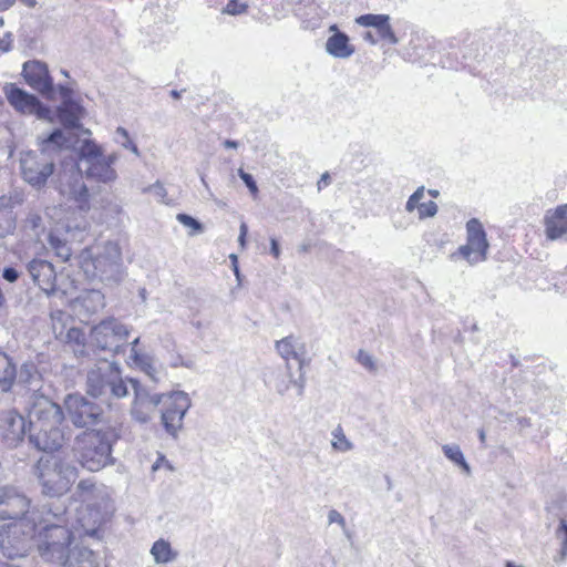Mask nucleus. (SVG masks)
<instances>
[{
    "label": "nucleus",
    "instance_id": "nucleus-54",
    "mask_svg": "<svg viewBox=\"0 0 567 567\" xmlns=\"http://www.w3.org/2000/svg\"><path fill=\"white\" fill-rule=\"evenodd\" d=\"M140 342V338H136L134 339L132 342H131V359L132 360H135V353H140L136 349L137 344Z\"/></svg>",
    "mask_w": 567,
    "mask_h": 567
},
{
    "label": "nucleus",
    "instance_id": "nucleus-60",
    "mask_svg": "<svg viewBox=\"0 0 567 567\" xmlns=\"http://www.w3.org/2000/svg\"><path fill=\"white\" fill-rule=\"evenodd\" d=\"M162 463H167V461L165 460L164 456L158 457V460L153 465V471H156L161 466Z\"/></svg>",
    "mask_w": 567,
    "mask_h": 567
},
{
    "label": "nucleus",
    "instance_id": "nucleus-17",
    "mask_svg": "<svg viewBox=\"0 0 567 567\" xmlns=\"http://www.w3.org/2000/svg\"><path fill=\"white\" fill-rule=\"evenodd\" d=\"M82 169L72 167L64 169L59 174L58 189L61 196L69 200H74L83 210L89 208V189L83 181Z\"/></svg>",
    "mask_w": 567,
    "mask_h": 567
},
{
    "label": "nucleus",
    "instance_id": "nucleus-39",
    "mask_svg": "<svg viewBox=\"0 0 567 567\" xmlns=\"http://www.w3.org/2000/svg\"><path fill=\"white\" fill-rule=\"evenodd\" d=\"M176 219L185 227H188L190 229V231L188 233L189 236H194L196 234H200L203 233V225L197 220L195 219L194 217H192L190 215H187V214H178L176 216Z\"/></svg>",
    "mask_w": 567,
    "mask_h": 567
},
{
    "label": "nucleus",
    "instance_id": "nucleus-44",
    "mask_svg": "<svg viewBox=\"0 0 567 567\" xmlns=\"http://www.w3.org/2000/svg\"><path fill=\"white\" fill-rule=\"evenodd\" d=\"M145 193H152L159 203H166L167 192L161 182L144 188Z\"/></svg>",
    "mask_w": 567,
    "mask_h": 567
},
{
    "label": "nucleus",
    "instance_id": "nucleus-35",
    "mask_svg": "<svg viewBox=\"0 0 567 567\" xmlns=\"http://www.w3.org/2000/svg\"><path fill=\"white\" fill-rule=\"evenodd\" d=\"M331 435H332L331 445H332L333 450L341 452V453H346L353 449L352 442L347 439V436L343 432V429L340 425H338L332 431Z\"/></svg>",
    "mask_w": 567,
    "mask_h": 567
},
{
    "label": "nucleus",
    "instance_id": "nucleus-20",
    "mask_svg": "<svg viewBox=\"0 0 567 567\" xmlns=\"http://www.w3.org/2000/svg\"><path fill=\"white\" fill-rule=\"evenodd\" d=\"M27 433V421L16 410L2 412L0 417V436L9 447H16Z\"/></svg>",
    "mask_w": 567,
    "mask_h": 567
},
{
    "label": "nucleus",
    "instance_id": "nucleus-58",
    "mask_svg": "<svg viewBox=\"0 0 567 567\" xmlns=\"http://www.w3.org/2000/svg\"><path fill=\"white\" fill-rule=\"evenodd\" d=\"M329 178H330V177H329V174H328V173H324V174L321 176L320 181L318 182V187H319V188H321V185H322V184L327 185V184L329 183Z\"/></svg>",
    "mask_w": 567,
    "mask_h": 567
},
{
    "label": "nucleus",
    "instance_id": "nucleus-41",
    "mask_svg": "<svg viewBox=\"0 0 567 567\" xmlns=\"http://www.w3.org/2000/svg\"><path fill=\"white\" fill-rule=\"evenodd\" d=\"M424 194H425V187L424 186H420L408 199L406 204H405V210L408 213H412L414 212V209H417L420 204H421V200L423 199L424 197Z\"/></svg>",
    "mask_w": 567,
    "mask_h": 567
},
{
    "label": "nucleus",
    "instance_id": "nucleus-21",
    "mask_svg": "<svg viewBox=\"0 0 567 567\" xmlns=\"http://www.w3.org/2000/svg\"><path fill=\"white\" fill-rule=\"evenodd\" d=\"M33 282L48 296L56 290V271L54 266L44 259L33 258L25 266Z\"/></svg>",
    "mask_w": 567,
    "mask_h": 567
},
{
    "label": "nucleus",
    "instance_id": "nucleus-30",
    "mask_svg": "<svg viewBox=\"0 0 567 567\" xmlns=\"http://www.w3.org/2000/svg\"><path fill=\"white\" fill-rule=\"evenodd\" d=\"M151 555L156 564H167L177 557V553L172 549L171 544L162 538L153 544Z\"/></svg>",
    "mask_w": 567,
    "mask_h": 567
},
{
    "label": "nucleus",
    "instance_id": "nucleus-28",
    "mask_svg": "<svg viewBox=\"0 0 567 567\" xmlns=\"http://www.w3.org/2000/svg\"><path fill=\"white\" fill-rule=\"evenodd\" d=\"M75 303L84 308L87 313H95L105 306L104 295L96 289L86 290L76 298Z\"/></svg>",
    "mask_w": 567,
    "mask_h": 567
},
{
    "label": "nucleus",
    "instance_id": "nucleus-31",
    "mask_svg": "<svg viewBox=\"0 0 567 567\" xmlns=\"http://www.w3.org/2000/svg\"><path fill=\"white\" fill-rule=\"evenodd\" d=\"M17 370L10 358L0 354V386L2 391L11 389L16 381Z\"/></svg>",
    "mask_w": 567,
    "mask_h": 567
},
{
    "label": "nucleus",
    "instance_id": "nucleus-4",
    "mask_svg": "<svg viewBox=\"0 0 567 567\" xmlns=\"http://www.w3.org/2000/svg\"><path fill=\"white\" fill-rule=\"evenodd\" d=\"M68 143L69 140L62 130L56 128L42 138L40 153L33 151L22 153L20 169L23 181L34 188L43 187L54 171V163L50 157L51 154L60 151Z\"/></svg>",
    "mask_w": 567,
    "mask_h": 567
},
{
    "label": "nucleus",
    "instance_id": "nucleus-48",
    "mask_svg": "<svg viewBox=\"0 0 567 567\" xmlns=\"http://www.w3.org/2000/svg\"><path fill=\"white\" fill-rule=\"evenodd\" d=\"M328 522L329 524H338L340 527H344L347 524L344 517L337 509H331L328 513Z\"/></svg>",
    "mask_w": 567,
    "mask_h": 567
},
{
    "label": "nucleus",
    "instance_id": "nucleus-38",
    "mask_svg": "<svg viewBox=\"0 0 567 567\" xmlns=\"http://www.w3.org/2000/svg\"><path fill=\"white\" fill-rule=\"evenodd\" d=\"M51 320L56 336H62L70 321V316L62 310H55L51 312Z\"/></svg>",
    "mask_w": 567,
    "mask_h": 567
},
{
    "label": "nucleus",
    "instance_id": "nucleus-43",
    "mask_svg": "<svg viewBox=\"0 0 567 567\" xmlns=\"http://www.w3.org/2000/svg\"><path fill=\"white\" fill-rule=\"evenodd\" d=\"M437 205L433 200H429L427 203H421L417 208V214L420 219H424L427 217H434L437 214Z\"/></svg>",
    "mask_w": 567,
    "mask_h": 567
},
{
    "label": "nucleus",
    "instance_id": "nucleus-22",
    "mask_svg": "<svg viewBox=\"0 0 567 567\" xmlns=\"http://www.w3.org/2000/svg\"><path fill=\"white\" fill-rule=\"evenodd\" d=\"M278 354L288 363L290 359H295L299 363V370L302 371L307 363V347L300 337L290 334L275 343Z\"/></svg>",
    "mask_w": 567,
    "mask_h": 567
},
{
    "label": "nucleus",
    "instance_id": "nucleus-33",
    "mask_svg": "<svg viewBox=\"0 0 567 567\" xmlns=\"http://www.w3.org/2000/svg\"><path fill=\"white\" fill-rule=\"evenodd\" d=\"M133 362L143 371L152 381H159V370L154 364L151 357L142 353H135Z\"/></svg>",
    "mask_w": 567,
    "mask_h": 567
},
{
    "label": "nucleus",
    "instance_id": "nucleus-45",
    "mask_svg": "<svg viewBox=\"0 0 567 567\" xmlns=\"http://www.w3.org/2000/svg\"><path fill=\"white\" fill-rule=\"evenodd\" d=\"M61 122L69 127H78L79 125V117L78 115L70 110H63L60 114Z\"/></svg>",
    "mask_w": 567,
    "mask_h": 567
},
{
    "label": "nucleus",
    "instance_id": "nucleus-1",
    "mask_svg": "<svg viewBox=\"0 0 567 567\" xmlns=\"http://www.w3.org/2000/svg\"><path fill=\"white\" fill-rule=\"evenodd\" d=\"M35 509L38 522L33 545L44 560L64 567H105L93 550L80 546L71 547L74 536L64 514L45 507Z\"/></svg>",
    "mask_w": 567,
    "mask_h": 567
},
{
    "label": "nucleus",
    "instance_id": "nucleus-6",
    "mask_svg": "<svg viewBox=\"0 0 567 567\" xmlns=\"http://www.w3.org/2000/svg\"><path fill=\"white\" fill-rule=\"evenodd\" d=\"M81 259L84 271L101 281L118 282L123 277L121 248L114 241H106L85 249Z\"/></svg>",
    "mask_w": 567,
    "mask_h": 567
},
{
    "label": "nucleus",
    "instance_id": "nucleus-5",
    "mask_svg": "<svg viewBox=\"0 0 567 567\" xmlns=\"http://www.w3.org/2000/svg\"><path fill=\"white\" fill-rule=\"evenodd\" d=\"M34 474L44 496L60 497L76 481L79 471L68 460L59 455L48 454L39 458Z\"/></svg>",
    "mask_w": 567,
    "mask_h": 567
},
{
    "label": "nucleus",
    "instance_id": "nucleus-64",
    "mask_svg": "<svg viewBox=\"0 0 567 567\" xmlns=\"http://www.w3.org/2000/svg\"><path fill=\"white\" fill-rule=\"evenodd\" d=\"M0 567H20V566L10 564V563H6V561H0Z\"/></svg>",
    "mask_w": 567,
    "mask_h": 567
},
{
    "label": "nucleus",
    "instance_id": "nucleus-46",
    "mask_svg": "<svg viewBox=\"0 0 567 567\" xmlns=\"http://www.w3.org/2000/svg\"><path fill=\"white\" fill-rule=\"evenodd\" d=\"M21 271L13 266L4 267L1 272V277L10 284L16 282L19 279Z\"/></svg>",
    "mask_w": 567,
    "mask_h": 567
},
{
    "label": "nucleus",
    "instance_id": "nucleus-24",
    "mask_svg": "<svg viewBox=\"0 0 567 567\" xmlns=\"http://www.w3.org/2000/svg\"><path fill=\"white\" fill-rule=\"evenodd\" d=\"M329 32L332 34L326 41V52L329 55L341 60H346L352 56L355 52V49L350 43V38L344 32H341L337 24L330 25Z\"/></svg>",
    "mask_w": 567,
    "mask_h": 567
},
{
    "label": "nucleus",
    "instance_id": "nucleus-2",
    "mask_svg": "<svg viewBox=\"0 0 567 567\" xmlns=\"http://www.w3.org/2000/svg\"><path fill=\"white\" fill-rule=\"evenodd\" d=\"M72 497L81 503L76 511V524L83 535L100 539L101 527L111 519L115 507L111 491L93 478L81 480Z\"/></svg>",
    "mask_w": 567,
    "mask_h": 567
},
{
    "label": "nucleus",
    "instance_id": "nucleus-36",
    "mask_svg": "<svg viewBox=\"0 0 567 567\" xmlns=\"http://www.w3.org/2000/svg\"><path fill=\"white\" fill-rule=\"evenodd\" d=\"M114 141L123 148L131 151L134 155H141L137 145L131 140L126 128L118 126L114 133Z\"/></svg>",
    "mask_w": 567,
    "mask_h": 567
},
{
    "label": "nucleus",
    "instance_id": "nucleus-55",
    "mask_svg": "<svg viewBox=\"0 0 567 567\" xmlns=\"http://www.w3.org/2000/svg\"><path fill=\"white\" fill-rule=\"evenodd\" d=\"M13 3L14 0H0V11L9 9Z\"/></svg>",
    "mask_w": 567,
    "mask_h": 567
},
{
    "label": "nucleus",
    "instance_id": "nucleus-40",
    "mask_svg": "<svg viewBox=\"0 0 567 567\" xmlns=\"http://www.w3.org/2000/svg\"><path fill=\"white\" fill-rule=\"evenodd\" d=\"M248 9L247 3L240 2L239 0H229L224 7L221 12L229 16H238L245 13Z\"/></svg>",
    "mask_w": 567,
    "mask_h": 567
},
{
    "label": "nucleus",
    "instance_id": "nucleus-56",
    "mask_svg": "<svg viewBox=\"0 0 567 567\" xmlns=\"http://www.w3.org/2000/svg\"><path fill=\"white\" fill-rule=\"evenodd\" d=\"M560 532H563L565 537H567V522L564 519L560 520V524H559V527H558L556 534L558 535Z\"/></svg>",
    "mask_w": 567,
    "mask_h": 567
},
{
    "label": "nucleus",
    "instance_id": "nucleus-12",
    "mask_svg": "<svg viewBox=\"0 0 567 567\" xmlns=\"http://www.w3.org/2000/svg\"><path fill=\"white\" fill-rule=\"evenodd\" d=\"M489 244L482 223L472 218L466 223V243L450 255L451 260L463 258L470 266L487 259Z\"/></svg>",
    "mask_w": 567,
    "mask_h": 567
},
{
    "label": "nucleus",
    "instance_id": "nucleus-18",
    "mask_svg": "<svg viewBox=\"0 0 567 567\" xmlns=\"http://www.w3.org/2000/svg\"><path fill=\"white\" fill-rule=\"evenodd\" d=\"M31 501L19 488L6 485L0 487V519L18 520L27 516L30 509Z\"/></svg>",
    "mask_w": 567,
    "mask_h": 567
},
{
    "label": "nucleus",
    "instance_id": "nucleus-11",
    "mask_svg": "<svg viewBox=\"0 0 567 567\" xmlns=\"http://www.w3.org/2000/svg\"><path fill=\"white\" fill-rule=\"evenodd\" d=\"M130 328L115 318H107L91 330L92 343L100 350L115 355L124 352Z\"/></svg>",
    "mask_w": 567,
    "mask_h": 567
},
{
    "label": "nucleus",
    "instance_id": "nucleus-8",
    "mask_svg": "<svg viewBox=\"0 0 567 567\" xmlns=\"http://www.w3.org/2000/svg\"><path fill=\"white\" fill-rule=\"evenodd\" d=\"M74 454L81 466L97 472L113 462L111 433L92 430L76 436Z\"/></svg>",
    "mask_w": 567,
    "mask_h": 567
},
{
    "label": "nucleus",
    "instance_id": "nucleus-32",
    "mask_svg": "<svg viewBox=\"0 0 567 567\" xmlns=\"http://www.w3.org/2000/svg\"><path fill=\"white\" fill-rule=\"evenodd\" d=\"M442 450L446 458H449L455 465H458L465 472V474H471V467L457 444H445L442 446Z\"/></svg>",
    "mask_w": 567,
    "mask_h": 567
},
{
    "label": "nucleus",
    "instance_id": "nucleus-14",
    "mask_svg": "<svg viewBox=\"0 0 567 567\" xmlns=\"http://www.w3.org/2000/svg\"><path fill=\"white\" fill-rule=\"evenodd\" d=\"M131 388L134 398L130 408L132 420L140 424H147L152 421L158 405L166 396L165 393L153 392L145 385H142L136 379L131 380Z\"/></svg>",
    "mask_w": 567,
    "mask_h": 567
},
{
    "label": "nucleus",
    "instance_id": "nucleus-42",
    "mask_svg": "<svg viewBox=\"0 0 567 567\" xmlns=\"http://www.w3.org/2000/svg\"><path fill=\"white\" fill-rule=\"evenodd\" d=\"M357 360L368 371L373 372V373H375L378 371V365H377L374 358L367 351L359 350Z\"/></svg>",
    "mask_w": 567,
    "mask_h": 567
},
{
    "label": "nucleus",
    "instance_id": "nucleus-61",
    "mask_svg": "<svg viewBox=\"0 0 567 567\" xmlns=\"http://www.w3.org/2000/svg\"><path fill=\"white\" fill-rule=\"evenodd\" d=\"M79 334H80L79 330H76V329H69V330H68V334H66V336H68V338H69V339H71V338H73L74 336H76V337H78Z\"/></svg>",
    "mask_w": 567,
    "mask_h": 567
},
{
    "label": "nucleus",
    "instance_id": "nucleus-26",
    "mask_svg": "<svg viewBox=\"0 0 567 567\" xmlns=\"http://www.w3.org/2000/svg\"><path fill=\"white\" fill-rule=\"evenodd\" d=\"M16 381L18 385H23L28 392L33 395L40 391L42 380L34 364H22L17 372Z\"/></svg>",
    "mask_w": 567,
    "mask_h": 567
},
{
    "label": "nucleus",
    "instance_id": "nucleus-49",
    "mask_svg": "<svg viewBox=\"0 0 567 567\" xmlns=\"http://www.w3.org/2000/svg\"><path fill=\"white\" fill-rule=\"evenodd\" d=\"M567 558V537H564L563 542H561V548H560V551L558 554V556H556L554 558L555 563L557 564H560L563 563L565 559Z\"/></svg>",
    "mask_w": 567,
    "mask_h": 567
},
{
    "label": "nucleus",
    "instance_id": "nucleus-25",
    "mask_svg": "<svg viewBox=\"0 0 567 567\" xmlns=\"http://www.w3.org/2000/svg\"><path fill=\"white\" fill-rule=\"evenodd\" d=\"M547 238L555 240L567 234V204L560 205L545 215Z\"/></svg>",
    "mask_w": 567,
    "mask_h": 567
},
{
    "label": "nucleus",
    "instance_id": "nucleus-23",
    "mask_svg": "<svg viewBox=\"0 0 567 567\" xmlns=\"http://www.w3.org/2000/svg\"><path fill=\"white\" fill-rule=\"evenodd\" d=\"M355 23L361 27L375 29L379 39L382 41H386L390 44H396L399 42L390 24V16L388 14H362L355 19Z\"/></svg>",
    "mask_w": 567,
    "mask_h": 567
},
{
    "label": "nucleus",
    "instance_id": "nucleus-53",
    "mask_svg": "<svg viewBox=\"0 0 567 567\" xmlns=\"http://www.w3.org/2000/svg\"><path fill=\"white\" fill-rule=\"evenodd\" d=\"M10 34H7L4 38H0V52H7L10 50Z\"/></svg>",
    "mask_w": 567,
    "mask_h": 567
},
{
    "label": "nucleus",
    "instance_id": "nucleus-47",
    "mask_svg": "<svg viewBox=\"0 0 567 567\" xmlns=\"http://www.w3.org/2000/svg\"><path fill=\"white\" fill-rule=\"evenodd\" d=\"M239 177L252 194H256L258 192L257 184L250 174L244 172L243 169H239Z\"/></svg>",
    "mask_w": 567,
    "mask_h": 567
},
{
    "label": "nucleus",
    "instance_id": "nucleus-51",
    "mask_svg": "<svg viewBox=\"0 0 567 567\" xmlns=\"http://www.w3.org/2000/svg\"><path fill=\"white\" fill-rule=\"evenodd\" d=\"M6 210H12V200L10 197L2 196L0 197V213Z\"/></svg>",
    "mask_w": 567,
    "mask_h": 567
},
{
    "label": "nucleus",
    "instance_id": "nucleus-63",
    "mask_svg": "<svg viewBox=\"0 0 567 567\" xmlns=\"http://www.w3.org/2000/svg\"><path fill=\"white\" fill-rule=\"evenodd\" d=\"M171 96H172L173 99H175V100H178V99H181V96H182V91L172 90V91H171Z\"/></svg>",
    "mask_w": 567,
    "mask_h": 567
},
{
    "label": "nucleus",
    "instance_id": "nucleus-52",
    "mask_svg": "<svg viewBox=\"0 0 567 567\" xmlns=\"http://www.w3.org/2000/svg\"><path fill=\"white\" fill-rule=\"evenodd\" d=\"M270 252L277 259L280 257L279 244L275 238L270 239Z\"/></svg>",
    "mask_w": 567,
    "mask_h": 567
},
{
    "label": "nucleus",
    "instance_id": "nucleus-50",
    "mask_svg": "<svg viewBox=\"0 0 567 567\" xmlns=\"http://www.w3.org/2000/svg\"><path fill=\"white\" fill-rule=\"evenodd\" d=\"M362 39H363L365 42H368V43H370V44H372V45L377 44L379 41H382L381 39H379V35H378V34L375 35V34H374L373 32H371V31H365V32H363V33H362Z\"/></svg>",
    "mask_w": 567,
    "mask_h": 567
},
{
    "label": "nucleus",
    "instance_id": "nucleus-29",
    "mask_svg": "<svg viewBox=\"0 0 567 567\" xmlns=\"http://www.w3.org/2000/svg\"><path fill=\"white\" fill-rule=\"evenodd\" d=\"M22 229L29 238L41 240V236L45 231L43 218L38 213H29L23 220Z\"/></svg>",
    "mask_w": 567,
    "mask_h": 567
},
{
    "label": "nucleus",
    "instance_id": "nucleus-10",
    "mask_svg": "<svg viewBox=\"0 0 567 567\" xmlns=\"http://www.w3.org/2000/svg\"><path fill=\"white\" fill-rule=\"evenodd\" d=\"M116 153L104 155L103 148L93 141H84L79 151V166L85 176L100 184H112L117 179L114 164Z\"/></svg>",
    "mask_w": 567,
    "mask_h": 567
},
{
    "label": "nucleus",
    "instance_id": "nucleus-27",
    "mask_svg": "<svg viewBox=\"0 0 567 567\" xmlns=\"http://www.w3.org/2000/svg\"><path fill=\"white\" fill-rule=\"evenodd\" d=\"M306 379L302 371H300V375L298 379H295L291 372V368L287 364V372L279 373L274 380V388L276 391L284 395L291 385H295L298 389V395L301 396L305 391Z\"/></svg>",
    "mask_w": 567,
    "mask_h": 567
},
{
    "label": "nucleus",
    "instance_id": "nucleus-3",
    "mask_svg": "<svg viewBox=\"0 0 567 567\" xmlns=\"http://www.w3.org/2000/svg\"><path fill=\"white\" fill-rule=\"evenodd\" d=\"M30 442L40 451L53 452L64 443L62 408L48 396H35L30 411Z\"/></svg>",
    "mask_w": 567,
    "mask_h": 567
},
{
    "label": "nucleus",
    "instance_id": "nucleus-57",
    "mask_svg": "<svg viewBox=\"0 0 567 567\" xmlns=\"http://www.w3.org/2000/svg\"><path fill=\"white\" fill-rule=\"evenodd\" d=\"M224 146L227 147V148H237L238 147V142L233 141V140H226L224 142Z\"/></svg>",
    "mask_w": 567,
    "mask_h": 567
},
{
    "label": "nucleus",
    "instance_id": "nucleus-9",
    "mask_svg": "<svg viewBox=\"0 0 567 567\" xmlns=\"http://www.w3.org/2000/svg\"><path fill=\"white\" fill-rule=\"evenodd\" d=\"M37 509L0 527V551L9 559L28 556L37 530Z\"/></svg>",
    "mask_w": 567,
    "mask_h": 567
},
{
    "label": "nucleus",
    "instance_id": "nucleus-34",
    "mask_svg": "<svg viewBox=\"0 0 567 567\" xmlns=\"http://www.w3.org/2000/svg\"><path fill=\"white\" fill-rule=\"evenodd\" d=\"M49 245L54 250L55 255L63 261L69 260L72 250L66 243V239L60 238L56 234L50 233L48 236Z\"/></svg>",
    "mask_w": 567,
    "mask_h": 567
},
{
    "label": "nucleus",
    "instance_id": "nucleus-13",
    "mask_svg": "<svg viewBox=\"0 0 567 567\" xmlns=\"http://www.w3.org/2000/svg\"><path fill=\"white\" fill-rule=\"evenodd\" d=\"M165 398L168 399V403L161 412V423L167 435L177 440L184 427V419L192 408V400L184 391H173Z\"/></svg>",
    "mask_w": 567,
    "mask_h": 567
},
{
    "label": "nucleus",
    "instance_id": "nucleus-62",
    "mask_svg": "<svg viewBox=\"0 0 567 567\" xmlns=\"http://www.w3.org/2000/svg\"><path fill=\"white\" fill-rule=\"evenodd\" d=\"M20 1L29 8H33L37 4V0H20Z\"/></svg>",
    "mask_w": 567,
    "mask_h": 567
},
{
    "label": "nucleus",
    "instance_id": "nucleus-37",
    "mask_svg": "<svg viewBox=\"0 0 567 567\" xmlns=\"http://www.w3.org/2000/svg\"><path fill=\"white\" fill-rule=\"evenodd\" d=\"M16 228V217L13 210L0 213V236L6 237L13 233Z\"/></svg>",
    "mask_w": 567,
    "mask_h": 567
},
{
    "label": "nucleus",
    "instance_id": "nucleus-59",
    "mask_svg": "<svg viewBox=\"0 0 567 567\" xmlns=\"http://www.w3.org/2000/svg\"><path fill=\"white\" fill-rule=\"evenodd\" d=\"M247 234H248V227H247L246 223H241L240 227H239V235H241V237H246Z\"/></svg>",
    "mask_w": 567,
    "mask_h": 567
},
{
    "label": "nucleus",
    "instance_id": "nucleus-7",
    "mask_svg": "<svg viewBox=\"0 0 567 567\" xmlns=\"http://www.w3.org/2000/svg\"><path fill=\"white\" fill-rule=\"evenodd\" d=\"M131 380L122 375L117 362L104 360L89 370L86 392L94 398L123 399L130 393Z\"/></svg>",
    "mask_w": 567,
    "mask_h": 567
},
{
    "label": "nucleus",
    "instance_id": "nucleus-16",
    "mask_svg": "<svg viewBox=\"0 0 567 567\" xmlns=\"http://www.w3.org/2000/svg\"><path fill=\"white\" fill-rule=\"evenodd\" d=\"M68 416L76 427H89L102 421L101 408L81 394H68L64 399Z\"/></svg>",
    "mask_w": 567,
    "mask_h": 567
},
{
    "label": "nucleus",
    "instance_id": "nucleus-15",
    "mask_svg": "<svg viewBox=\"0 0 567 567\" xmlns=\"http://www.w3.org/2000/svg\"><path fill=\"white\" fill-rule=\"evenodd\" d=\"M4 99L9 105L21 115H35L38 118H49L51 111L33 94L18 86L17 83L6 82L2 86Z\"/></svg>",
    "mask_w": 567,
    "mask_h": 567
},
{
    "label": "nucleus",
    "instance_id": "nucleus-19",
    "mask_svg": "<svg viewBox=\"0 0 567 567\" xmlns=\"http://www.w3.org/2000/svg\"><path fill=\"white\" fill-rule=\"evenodd\" d=\"M22 76L27 84L39 93L43 95L53 94V80L45 63L38 60L24 62L22 65Z\"/></svg>",
    "mask_w": 567,
    "mask_h": 567
}]
</instances>
